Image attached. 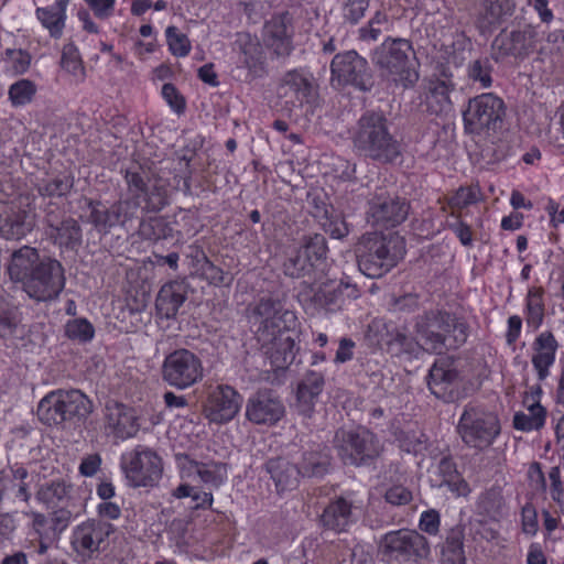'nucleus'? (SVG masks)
Wrapping results in <instances>:
<instances>
[{
	"mask_svg": "<svg viewBox=\"0 0 564 564\" xmlns=\"http://www.w3.org/2000/svg\"><path fill=\"white\" fill-rule=\"evenodd\" d=\"M352 152L380 165H392L403 155V142L383 111L366 110L348 131Z\"/></svg>",
	"mask_w": 564,
	"mask_h": 564,
	"instance_id": "nucleus-1",
	"label": "nucleus"
},
{
	"mask_svg": "<svg viewBox=\"0 0 564 564\" xmlns=\"http://www.w3.org/2000/svg\"><path fill=\"white\" fill-rule=\"evenodd\" d=\"M414 330L422 348L436 355L460 348L469 336V325L463 317L438 308L419 314L414 319Z\"/></svg>",
	"mask_w": 564,
	"mask_h": 564,
	"instance_id": "nucleus-2",
	"label": "nucleus"
},
{
	"mask_svg": "<svg viewBox=\"0 0 564 564\" xmlns=\"http://www.w3.org/2000/svg\"><path fill=\"white\" fill-rule=\"evenodd\" d=\"M359 271L371 279H379L390 272L404 257V240L397 234L364 235L355 248Z\"/></svg>",
	"mask_w": 564,
	"mask_h": 564,
	"instance_id": "nucleus-3",
	"label": "nucleus"
},
{
	"mask_svg": "<svg viewBox=\"0 0 564 564\" xmlns=\"http://www.w3.org/2000/svg\"><path fill=\"white\" fill-rule=\"evenodd\" d=\"M93 409V401L80 390L57 389L41 399L36 415L44 425L70 429L84 424Z\"/></svg>",
	"mask_w": 564,
	"mask_h": 564,
	"instance_id": "nucleus-4",
	"label": "nucleus"
},
{
	"mask_svg": "<svg viewBox=\"0 0 564 564\" xmlns=\"http://www.w3.org/2000/svg\"><path fill=\"white\" fill-rule=\"evenodd\" d=\"M338 458L346 466H375L383 452L379 437L366 427L339 429L333 440Z\"/></svg>",
	"mask_w": 564,
	"mask_h": 564,
	"instance_id": "nucleus-5",
	"label": "nucleus"
},
{
	"mask_svg": "<svg viewBox=\"0 0 564 564\" xmlns=\"http://www.w3.org/2000/svg\"><path fill=\"white\" fill-rule=\"evenodd\" d=\"M378 554L388 564H420L429 560L431 544L417 530L402 528L391 530L380 538Z\"/></svg>",
	"mask_w": 564,
	"mask_h": 564,
	"instance_id": "nucleus-6",
	"label": "nucleus"
},
{
	"mask_svg": "<svg viewBox=\"0 0 564 564\" xmlns=\"http://www.w3.org/2000/svg\"><path fill=\"white\" fill-rule=\"evenodd\" d=\"M410 54L414 55L412 43L406 39H387L372 53V63L380 75L408 88L419 75L411 68Z\"/></svg>",
	"mask_w": 564,
	"mask_h": 564,
	"instance_id": "nucleus-7",
	"label": "nucleus"
},
{
	"mask_svg": "<svg viewBox=\"0 0 564 564\" xmlns=\"http://www.w3.org/2000/svg\"><path fill=\"white\" fill-rule=\"evenodd\" d=\"M456 432L467 447L481 452L494 444L501 426L496 413L469 402L463 409Z\"/></svg>",
	"mask_w": 564,
	"mask_h": 564,
	"instance_id": "nucleus-8",
	"label": "nucleus"
},
{
	"mask_svg": "<svg viewBox=\"0 0 564 564\" xmlns=\"http://www.w3.org/2000/svg\"><path fill=\"white\" fill-rule=\"evenodd\" d=\"M462 115L465 133L489 134L502 127L506 105L498 96L486 93L470 98Z\"/></svg>",
	"mask_w": 564,
	"mask_h": 564,
	"instance_id": "nucleus-9",
	"label": "nucleus"
},
{
	"mask_svg": "<svg viewBox=\"0 0 564 564\" xmlns=\"http://www.w3.org/2000/svg\"><path fill=\"white\" fill-rule=\"evenodd\" d=\"M160 373L165 384L186 390L203 380V360L187 348H177L165 355Z\"/></svg>",
	"mask_w": 564,
	"mask_h": 564,
	"instance_id": "nucleus-10",
	"label": "nucleus"
},
{
	"mask_svg": "<svg viewBox=\"0 0 564 564\" xmlns=\"http://www.w3.org/2000/svg\"><path fill=\"white\" fill-rule=\"evenodd\" d=\"M121 468L131 487H154L162 478L163 462L153 449L138 445L122 455Z\"/></svg>",
	"mask_w": 564,
	"mask_h": 564,
	"instance_id": "nucleus-11",
	"label": "nucleus"
},
{
	"mask_svg": "<svg viewBox=\"0 0 564 564\" xmlns=\"http://www.w3.org/2000/svg\"><path fill=\"white\" fill-rule=\"evenodd\" d=\"M330 82L333 86H352L360 91H370L373 76L368 61L356 51L336 54L330 63Z\"/></svg>",
	"mask_w": 564,
	"mask_h": 564,
	"instance_id": "nucleus-12",
	"label": "nucleus"
},
{
	"mask_svg": "<svg viewBox=\"0 0 564 564\" xmlns=\"http://www.w3.org/2000/svg\"><path fill=\"white\" fill-rule=\"evenodd\" d=\"M64 268L59 261L50 257L42 258L33 269L30 278L24 281L23 290L36 301H52L58 297L65 288Z\"/></svg>",
	"mask_w": 564,
	"mask_h": 564,
	"instance_id": "nucleus-13",
	"label": "nucleus"
},
{
	"mask_svg": "<svg viewBox=\"0 0 564 564\" xmlns=\"http://www.w3.org/2000/svg\"><path fill=\"white\" fill-rule=\"evenodd\" d=\"M150 170L142 165H133L126 170L124 181L130 198H142L143 212L158 213L167 205L166 189L158 184H150Z\"/></svg>",
	"mask_w": 564,
	"mask_h": 564,
	"instance_id": "nucleus-14",
	"label": "nucleus"
},
{
	"mask_svg": "<svg viewBox=\"0 0 564 564\" xmlns=\"http://www.w3.org/2000/svg\"><path fill=\"white\" fill-rule=\"evenodd\" d=\"M429 390L443 402L451 403L459 399L463 377L452 358L434 361L426 377Z\"/></svg>",
	"mask_w": 564,
	"mask_h": 564,
	"instance_id": "nucleus-15",
	"label": "nucleus"
},
{
	"mask_svg": "<svg viewBox=\"0 0 564 564\" xmlns=\"http://www.w3.org/2000/svg\"><path fill=\"white\" fill-rule=\"evenodd\" d=\"M410 203L402 197L377 193L369 202L368 221L380 228H392L409 216Z\"/></svg>",
	"mask_w": 564,
	"mask_h": 564,
	"instance_id": "nucleus-16",
	"label": "nucleus"
},
{
	"mask_svg": "<svg viewBox=\"0 0 564 564\" xmlns=\"http://www.w3.org/2000/svg\"><path fill=\"white\" fill-rule=\"evenodd\" d=\"M115 532V527L106 521L89 519L74 528L70 545L83 560L93 558L100 545Z\"/></svg>",
	"mask_w": 564,
	"mask_h": 564,
	"instance_id": "nucleus-17",
	"label": "nucleus"
},
{
	"mask_svg": "<svg viewBox=\"0 0 564 564\" xmlns=\"http://www.w3.org/2000/svg\"><path fill=\"white\" fill-rule=\"evenodd\" d=\"M254 314L261 318L256 332L257 340L268 341L272 332L289 329L296 322L292 311L285 310L280 300L262 297L254 307Z\"/></svg>",
	"mask_w": 564,
	"mask_h": 564,
	"instance_id": "nucleus-18",
	"label": "nucleus"
},
{
	"mask_svg": "<svg viewBox=\"0 0 564 564\" xmlns=\"http://www.w3.org/2000/svg\"><path fill=\"white\" fill-rule=\"evenodd\" d=\"M284 415V403L271 389H260L247 401L246 417L253 424L273 426Z\"/></svg>",
	"mask_w": 564,
	"mask_h": 564,
	"instance_id": "nucleus-19",
	"label": "nucleus"
},
{
	"mask_svg": "<svg viewBox=\"0 0 564 564\" xmlns=\"http://www.w3.org/2000/svg\"><path fill=\"white\" fill-rule=\"evenodd\" d=\"M534 48V35L531 30H502L492 41L491 57L502 62L508 57L525 58Z\"/></svg>",
	"mask_w": 564,
	"mask_h": 564,
	"instance_id": "nucleus-20",
	"label": "nucleus"
},
{
	"mask_svg": "<svg viewBox=\"0 0 564 564\" xmlns=\"http://www.w3.org/2000/svg\"><path fill=\"white\" fill-rule=\"evenodd\" d=\"M278 94L280 98H285L286 102L302 107L304 104L314 102L317 96V87L310 72L292 69L282 76Z\"/></svg>",
	"mask_w": 564,
	"mask_h": 564,
	"instance_id": "nucleus-21",
	"label": "nucleus"
},
{
	"mask_svg": "<svg viewBox=\"0 0 564 564\" xmlns=\"http://www.w3.org/2000/svg\"><path fill=\"white\" fill-rule=\"evenodd\" d=\"M34 215L29 206L11 202L0 204V237L7 240H20L32 231Z\"/></svg>",
	"mask_w": 564,
	"mask_h": 564,
	"instance_id": "nucleus-22",
	"label": "nucleus"
},
{
	"mask_svg": "<svg viewBox=\"0 0 564 564\" xmlns=\"http://www.w3.org/2000/svg\"><path fill=\"white\" fill-rule=\"evenodd\" d=\"M242 403V397L229 386H218L208 398L206 413L209 421L226 423L238 413Z\"/></svg>",
	"mask_w": 564,
	"mask_h": 564,
	"instance_id": "nucleus-23",
	"label": "nucleus"
},
{
	"mask_svg": "<svg viewBox=\"0 0 564 564\" xmlns=\"http://www.w3.org/2000/svg\"><path fill=\"white\" fill-rule=\"evenodd\" d=\"M238 42L241 55L235 69L236 77L246 83L262 77L265 70L260 43L257 40H251L249 34L240 36Z\"/></svg>",
	"mask_w": 564,
	"mask_h": 564,
	"instance_id": "nucleus-24",
	"label": "nucleus"
},
{
	"mask_svg": "<svg viewBox=\"0 0 564 564\" xmlns=\"http://www.w3.org/2000/svg\"><path fill=\"white\" fill-rule=\"evenodd\" d=\"M265 43L276 57L291 55L293 46V26L288 12L274 15L265 23Z\"/></svg>",
	"mask_w": 564,
	"mask_h": 564,
	"instance_id": "nucleus-25",
	"label": "nucleus"
},
{
	"mask_svg": "<svg viewBox=\"0 0 564 564\" xmlns=\"http://www.w3.org/2000/svg\"><path fill=\"white\" fill-rule=\"evenodd\" d=\"M286 329L272 332V338L268 341L258 340L263 354L270 359L271 367L274 369H285L295 359L299 346L295 338L286 334Z\"/></svg>",
	"mask_w": 564,
	"mask_h": 564,
	"instance_id": "nucleus-26",
	"label": "nucleus"
},
{
	"mask_svg": "<svg viewBox=\"0 0 564 564\" xmlns=\"http://www.w3.org/2000/svg\"><path fill=\"white\" fill-rule=\"evenodd\" d=\"M106 427L118 438L133 437L139 429L135 411L117 401H108L105 406Z\"/></svg>",
	"mask_w": 564,
	"mask_h": 564,
	"instance_id": "nucleus-27",
	"label": "nucleus"
},
{
	"mask_svg": "<svg viewBox=\"0 0 564 564\" xmlns=\"http://www.w3.org/2000/svg\"><path fill=\"white\" fill-rule=\"evenodd\" d=\"M325 386L324 375L315 370H308L299 382L296 389L295 409L304 417H311L316 400Z\"/></svg>",
	"mask_w": 564,
	"mask_h": 564,
	"instance_id": "nucleus-28",
	"label": "nucleus"
},
{
	"mask_svg": "<svg viewBox=\"0 0 564 564\" xmlns=\"http://www.w3.org/2000/svg\"><path fill=\"white\" fill-rule=\"evenodd\" d=\"M188 285L185 281H171L162 285L156 299L155 310L161 318H175L187 299Z\"/></svg>",
	"mask_w": 564,
	"mask_h": 564,
	"instance_id": "nucleus-29",
	"label": "nucleus"
},
{
	"mask_svg": "<svg viewBox=\"0 0 564 564\" xmlns=\"http://www.w3.org/2000/svg\"><path fill=\"white\" fill-rule=\"evenodd\" d=\"M264 468L273 480L279 492L292 490L297 487L300 471L297 463L288 455H280L269 458Z\"/></svg>",
	"mask_w": 564,
	"mask_h": 564,
	"instance_id": "nucleus-30",
	"label": "nucleus"
},
{
	"mask_svg": "<svg viewBox=\"0 0 564 564\" xmlns=\"http://www.w3.org/2000/svg\"><path fill=\"white\" fill-rule=\"evenodd\" d=\"M557 348L558 343L551 332H543L534 339L531 361L540 381L549 377L550 367L555 362Z\"/></svg>",
	"mask_w": 564,
	"mask_h": 564,
	"instance_id": "nucleus-31",
	"label": "nucleus"
},
{
	"mask_svg": "<svg viewBox=\"0 0 564 564\" xmlns=\"http://www.w3.org/2000/svg\"><path fill=\"white\" fill-rule=\"evenodd\" d=\"M513 0H482L476 26L481 34L491 33L502 21L512 15Z\"/></svg>",
	"mask_w": 564,
	"mask_h": 564,
	"instance_id": "nucleus-32",
	"label": "nucleus"
},
{
	"mask_svg": "<svg viewBox=\"0 0 564 564\" xmlns=\"http://www.w3.org/2000/svg\"><path fill=\"white\" fill-rule=\"evenodd\" d=\"M359 290L349 280L341 279L336 285L324 284L316 293L318 305L329 312H336L343 307L346 299H357Z\"/></svg>",
	"mask_w": 564,
	"mask_h": 564,
	"instance_id": "nucleus-33",
	"label": "nucleus"
},
{
	"mask_svg": "<svg viewBox=\"0 0 564 564\" xmlns=\"http://www.w3.org/2000/svg\"><path fill=\"white\" fill-rule=\"evenodd\" d=\"M321 525L337 533L344 532L354 522L352 503L344 497L330 501L319 517Z\"/></svg>",
	"mask_w": 564,
	"mask_h": 564,
	"instance_id": "nucleus-34",
	"label": "nucleus"
},
{
	"mask_svg": "<svg viewBox=\"0 0 564 564\" xmlns=\"http://www.w3.org/2000/svg\"><path fill=\"white\" fill-rule=\"evenodd\" d=\"M456 90V84H444V82H429L424 106L426 112L435 116H447L452 112L454 104L451 95Z\"/></svg>",
	"mask_w": 564,
	"mask_h": 564,
	"instance_id": "nucleus-35",
	"label": "nucleus"
},
{
	"mask_svg": "<svg viewBox=\"0 0 564 564\" xmlns=\"http://www.w3.org/2000/svg\"><path fill=\"white\" fill-rule=\"evenodd\" d=\"M42 259L35 248L23 246L11 254L8 272L10 279L15 282L26 281Z\"/></svg>",
	"mask_w": 564,
	"mask_h": 564,
	"instance_id": "nucleus-36",
	"label": "nucleus"
},
{
	"mask_svg": "<svg viewBox=\"0 0 564 564\" xmlns=\"http://www.w3.org/2000/svg\"><path fill=\"white\" fill-rule=\"evenodd\" d=\"M465 527L456 524L445 533L444 541L440 544L441 564H466L464 549Z\"/></svg>",
	"mask_w": 564,
	"mask_h": 564,
	"instance_id": "nucleus-37",
	"label": "nucleus"
},
{
	"mask_svg": "<svg viewBox=\"0 0 564 564\" xmlns=\"http://www.w3.org/2000/svg\"><path fill=\"white\" fill-rule=\"evenodd\" d=\"M72 491L73 486L70 484L56 479L42 484L35 494V498L47 509H55L72 505Z\"/></svg>",
	"mask_w": 564,
	"mask_h": 564,
	"instance_id": "nucleus-38",
	"label": "nucleus"
},
{
	"mask_svg": "<svg viewBox=\"0 0 564 564\" xmlns=\"http://www.w3.org/2000/svg\"><path fill=\"white\" fill-rule=\"evenodd\" d=\"M296 463L300 477L322 478L330 469L332 456L326 447H318L303 452L301 460Z\"/></svg>",
	"mask_w": 564,
	"mask_h": 564,
	"instance_id": "nucleus-39",
	"label": "nucleus"
},
{
	"mask_svg": "<svg viewBox=\"0 0 564 564\" xmlns=\"http://www.w3.org/2000/svg\"><path fill=\"white\" fill-rule=\"evenodd\" d=\"M46 235L62 249L77 250L83 243L82 227L73 217H67L56 228L46 229Z\"/></svg>",
	"mask_w": 564,
	"mask_h": 564,
	"instance_id": "nucleus-40",
	"label": "nucleus"
},
{
	"mask_svg": "<svg viewBox=\"0 0 564 564\" xmlns=\"http://www.w3.org/2000/svg\"><path fill=\"white\" fill-rule=\"evenodd\" d=\"M138 232L142 239L151 241L172 239L175 237L173 224L163 216H152L142 219L139 224ZM176 236L178 239L181 232L176 231Z\"/></svg>",
	"mask_w": 564,
	"mask_h": 564,
	"instance_id": "nucleus-41",
	"label": "nucleus"
},
{
	"mask_svg": "<svg viewBox=\"0 0 564 564\" xmlns=\"http://www.w3.org/2000/svg\"><path fill=\"white\" fill-rule=\"evenodd\" d=\"M86 206L89 209L88 221L102 235H107L113 227H117L113 204L107 206L98 199H86Z\"/></svg>",
	"mask_w": 564,
	"mask_h": 564,
	"instance_id": "nucleus-42",
	"label": "nucleus"
},
{
	"mask_svg": "<svg viewBox=\"0 0 564 564\" xmlns=\"http://www.w3.org/2000/svg\"><path fill=\"white\" fill-rule=\"evenodd\" d=\"M478 514L498 521L506 513V501L499 487H491L479 495L476 501Z\"/></svg>",
	"mask_w": 564,
	"mask_h": 564,
	"instance_id": "nucleus-43",
	"label": "nucleus"
},
{
	"mask_svg": "<svg viewBox=\"0 0 564 564\" xmlns=\"http://www.w3.org/2000/svg\"><path fill=\"white\" fill-rule=\"evenodd\" d=\"M4 478L8 481V490H11L14 499L29 503L32 497L31 476L23 466L10 467L9 473L4 471Z\"/></svg>",
	"mask_w": 564,
	"mask_h": 564,
	"instance_id": "nucleus-44",
	"label": "nucleus"
},
{
	"mask_svg": "<svg viewBox=\"0 0 564 564\" xmlns=\"http://www.w3.org/2000/svg\"><path fill=\"white\" fill-rule=\"evenodd\" d=\"M386 346L388 351L395 356H412L420 348L419 341L408 334L405 327H394L391 330H387Z\"/></svg>",
	"mask_w": 564,
	"mask_h": 564,
	"instance_id": "nucleus-45",
	"label": "nucleus"
},
{
	"mask_svg": "<svg viewBox=\"0 0 564 564\" xmlns=\"http://www.w3.org/2000/svg\"><path fill=\"white\" fill-rule=\"evenodd\" d=\"M297 248L306 258H311L310 261L315 268L326 260L328 252L326 238L322 234L304 235Z\"/></svg>",
	"mask_w": 564,
	"mask_h": 564,
	"instance_id": "nucleus-46",
	"label": "nucleus"
},
{
	"mask_svg": "<svg viewBox=\"0 0 564 564\" xmlns=\"http://www.w3.org/2000/svg\"><path fill=\"white\" fill-rule=\"evenodd\" d=\"M74 186V176L70 174H57L41 180L36 189L41 196L63 197L70 193Z\"/></svg>",
	"mask_w": 564,
	"mask_h": 564,
	"instance_id": "nucleus-47",
	"label": "nucleus"
},
{
	"mask_svg": "<svg viewBox=\"0 0 564 564\" xmlns=\"http://www.w3.org/2000/svg\"><path fill=\"white\" fill-rule=\"evenodd\" d=\"M528 410L529 413L518 412L514 414L513 427L516 430L529 432L540 430L544 425L546 411L539 402H533Z\"/></svg>",
	"mask_w": 564,
	"mask_h": 564,
	"instance_id": "nucleus-48",
	"label": "nucleus"
},
{
	"mask_svg": "<svg viewBox=\"0 0 564 564\" xmlns=\"http://www.w3.org/2000/svg\"><path fill=\"white\" fill-rule=\"evenodd\" d=\"M310 259L299 248L293 249L283 262L284 274L293 279L310 276L316 269Z\"/></svg>",
	"mask_w": 564,
	"mask_h": 564,
	"instance_id": "nucleus-49",
	"label": "nucleus"
},
{
	"mask_svg": "<svg viewBox=\"0 0 564 564\" xmlns=\"http://www.w3.org/2000/svg\"><path fill=\"white\" fill-rule=\"evenodd\" d=\"M191 464L202 481L214 487H219L227 477V465L224 463L193 460Z\"/></svg>",
	"mask_w": 564,
	"mask_h": 564,
	"instance_id": "nucleus-50",
	"label": "nucleus"
},
{
	"mask_svg": "<svg viewBox=\"0 0 564 564\" xmlns=\"http://www.w3.org/2000/svg\"><path fill=\"white\" fill-rule=\"evenodd\" d=\"M544 318L543 290L532 289L527 296L525 321L529 327L538 329Z\"/></svg>",
	"mask_w": 564,
	"mask_h": 564,
	"instance_id": "nucleus-51",
	"label": "nucleus"
},
{
	"mask_svg": "<svg viewBox=\"0 0 564 564\" xmlns=\"http://www.w3.org/2000/svg\"><path fill=\"white\" fill-rule=\"evenodd\" d=\"M37 19L46 28L53 37H59L65 25V14L53 6L39 8L36 10Z\"/></svg>",
	"mask_w": 564,
	"mask_h": 564,
	"instance_id": "nucleus-52",
	"label": "nucleus"
},
{
	"mask_svg": "<svg viewBox=\"0 0 564 564\" xmlns=\"http://www.w3.org/2000/svg\"><path fill=\"white\" fill-rule=\"evenodd\" d=\"M65 336L80 344L89 343L95 336V327L83 317L69 319L65 324Z\"/></svg>",
	"mask_w": 564,
	"mask_h": 564,
	"instance_id": "nucleus-53",
	"label": "nucleus"
},
{
	"mask_svg": "<svg viewBox=\"0 0 564 564\" xmlns=\"http://www.w3.org/2000/svg\"><path fill=\"white\" fill-rule=\"evenodd\" d=\"M36 94V86L30 79H20L12 84L8 95L12 106L21 107L30 104Z\"/></svg>",
	"mask_w": 564,
	"mask_h": 564,
	"instance_id": "nucleus-54",
	"label": "nucleus"
},
{
	"mask_svg": "<svg viewBox=\"0 0 564 564\" xmlns=\"http://www.w3.org/2000/svg\"><path fill=\"white\" fill-rule=\"evenodd\" d=\"M112 204L117 225L121 228H126L128 223H131L137 218L141 202L137 198L126 197L120 198Z\"/></svg>",
	"mask_w": 564,
	"mask_h": 564,
	"instance_id": "nucleus-55",
	"label": "nucleus"
},
{
	"mask_svg": "<svg viewBox=\"0 0 564 564\" xmlns=\"http://www.w3.org/2000/svg\"><path fill=\"white\" fill-rule=\"evenodd\" d=\"M420 308V294L409 292L401 295L392 294L388 301V311L391 313H414Z\"/></svg>",
	"mask_w": 564,
	"mask_h": 564,
	"instance_id": "nucleus-56",
	"label": "nucleus"
},
{
	"mask_svg": "<svg viewBox=\"0 0 564 564\" xmlns=\"http://www.w3.org/2000/svg\"><path fill=\"white\" fill-rule=\"evenodd\" d=\"M18 326L15 308L0 294V337L12 336Z\"/></svg>",
	"mask_w": 564,
	"mask_h": 564,
	"instance_id": "nucleus-57",
	"label": "nucleus"
},
{
	"mask_svg": "<svg viewBox=\"0 0 564 564\" xmlns=\"http://www.w3.org/2000/svg\"><path fill=\"white\" fill-rule=\"evenodd\" d=\"M169 50L174 56L184 57L191 52V42L187 35L180 33L174 25L167 26L165 30Z\"/></svg>",
	"mask_w": 564,
	"mask_h": 564,
	"instance_id": "nucleus-58",
	"label": "nucleus"
},
{
	"mask_svg": "<svg viewBox=\"0 0 564 564\" xmlns=\"http://www.w3.org/2000/svg\"><path fill=\"white\" fill-rule=\"evenodd\" d=\"M492 66L488 58L475 59L468 65V77L480 83L481 87L488 88L492 84Z\"/></svg>",
	"mask_w": 564,
	"mask_h": 564,
	"instance_id": "nucleus-59",
	"label": "nucleus"
},
{
	"mask_svg": "<svg viewBox=\"0 0 564 564\" xmlns=\"http://www.w3.org/2000/svg\"><path fill=\"white\" fill-rule=\"evenodd\" d=\"M325 232L329 234L332 238L343 239L349 234V225L346 223L345 217L335 209L322 223Z\"/></svg>",
	"mask_w": 564,
	"mask_h": 564,
	"instance_id": "nucleus-60",
	"label": "nucleus"
},
{
	"mask_svg": "<svg viewBox=\"0 0 564 564\" xmlns=\"http://www.w3.org/2000/svg\"><path fill=\"white\" fill-rule=\"evenodd\" d=\"M370 0H346L341 8V15L346 23L357 24L365 17Z\"/></svg>",
	"mask_w": 564,
	"mask_h": 564,
	"instance_id": "nucleus-61",
	"label": "nucleus"
},
{
	"mask_svg": "<svg viewBox=\"0 0 564 564\" xmlns=\"http://www.w3.org/2000/svg\"><path fill=\"white\" fill-rule=\"evenodd\" d=\"M202 268L208 282L215 286L229 285L232 281V278L228 272H225L223 269L215 265L206 257Z\"/></svg>",
	"mask_w": 564,
	"mask_h": 564,
	"instance_id": "nucleus-62",
	"label": "nucleus"
},
{
	"mask_svg": "<svg viewBox=\"0 0 564 564\" xmlns=\"http://www.w3.org/2000/svg\"><path fill=\"white\" fill-rule=\"evenodd\" d=\"M481 192L478 185L459 187L451 199L453 206L463 208L479 200Z\"/></svg>",
	"mask_w": 564,
	"mask_h": 564,
	"instance_id": "nucleus-63",
	"label": "nucleus"
},
{
	"mask_svg": "<svg viewBox=\"0 0 564 564\" xmlns=\"http://www.w3.org/2000/svg\"><path fill=\"white\" fill-rule=\"evenodd\" d=\"M162 97L176 113L181 115L185 111V98L172 83H165L163 85Z\"/></svg>",
	"mask_w": 564,
	"mask_h": 564,
	"instance_id": "nucleus-64",
	"label": "nucleus"
}]
</instances>
